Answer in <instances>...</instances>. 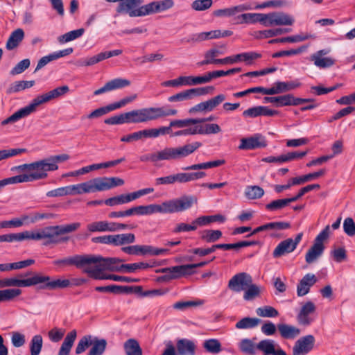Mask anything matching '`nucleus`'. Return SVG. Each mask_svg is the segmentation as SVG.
Listing matches in <instances>:
<instances>
[{
	"label": "nucleus",
	"instance_id": "f257e3e1",
	"mask_svg": "<svg viewBox=\"0 0 355 355\" xmlns=\"http://www.w3.org/2000/svg\"><path fill=\"white\" fill-rule=\"evenodd\" d=\"M67 157H55V161L50 162L49 159H43L31 164L20 165L16 168L25 170L27 173L19 175L0 180V189L8 185L21 182H32L46 177V171H54L58 168L56 162H64Z\"/></svg>",
	"mask_w": 355,
	"mask_h": 355
},
{
	"label": "nucleus",
	"instance_id": "f03ea898",
	"mask_svg": "<svg viewBox=\"0 0 355 355\" xmlns=\"http://www.w3.org/2000/svg\"><path fill=\"white\" fill-rule=\"evenodd\" d=\"M198 198L194 196L183 195L180 198L164 201L161 204L137 206V215H150L155 213L173 214L183 212L197 204Z\"/></svg>",
	"mask_w": 355,
	"mask_h": 355
},
{
	"label": "nucleus",
	"instance_id": "7ed1b4c3",
	"mask_svg": "<svg viewBox=\"0 0 355 355\" xmlns=\"http://www.w3.org/2000/svg\"><path fill=\"white\" fill-rule=\"evenodd\" d=\"M69 91L67 85L57 87L47 93L43 94L35 98L27 106L21 108L11 116L1 122L3 125L15 123L36 111L37 107L43 103H46L52 99L57 98L64 95Z\"/></svg>",
	"mask_w": 355,
	"mask_h": 355
},
{
	"label": "nucleus",
	"instance_id": "20e7f679",
	"mask_svg": "<svg viewBox=\"0 0 355 355\" xmlns=\"http://www.w3.org/2000/svg\"><path fill=\"white\" fill-rule=\"evenodd\" d=\"M123 261L122 259L118 258H104L100 255L88 254L87 267L84 269V272L94 279H101L97 277H105L109 275L103 273L105 270L123 271V268L119 265Z\"/></svg>",
	"mask_w": 355,
	"mask_h": 355
},
{
	"label": "nucleus",
	"instance_id": "39448f33",
	"mask_svg": "<svg viewBox=\"0 0 355 355\" xmlns=\"http://www.w3.org/2000/svg\"><path fill=\"white\" fill-rule=\"evenodd\" d=\"M123 184V180L116 177L94 178L83 182V193L109 190Z\"/></svg>",
	"mask_w": 355,
	"mask_h": 355
},
{
	"label": "nucleus",
	"instance_id": "423d86ee",
	"mask_svg": "<svg viewBox=\"0 0 355 355\" xmlns=\"http://www.w3.org/2000/svg\"><path fill=\"white\" fill-rule=\"evenodd\" d=\"M144 0H123L116 8L119 14L127 13L130 17L146 15V5L139 6Z\"/></svg>",
	"mask_w": 355,
	"mask_h": 355
},
{
	"label": "nucleus",
	"instance_id": "0eeeda50",
	"mask_svg": "<svg viewBox=\"0 0 355 355\" xmlns=\"http://www.w3.org/2000/svg\"><path fill=\"white\" fill-rule=\"evenodd\" d=\"M154 191L153 188H145L137 191L127 193V194H121L119 196H116L114 197L106 199L104 202L106 205L113 207L118 205H122L128 203L131 201H133L144 195H147L151 193Z\"/></svg>",
	"mask_w": 355,
	"mask_h": 355
},
{
	"label": "nucleus",
	"instance_id": "6e6552de",
	"mask_svg": "<svg viewBox=\"0 0 355 355\" xmlns=\"http://www.w3.org/2000/svg\"><path fill=\"white\" fill-rule=\"evenodd\" d=\"M58 236L55 225L37 230V241H43L44 245L58 244L69 240L68 237L59 238Z\"/></svg>",
	"mask_w": 355,
	"mask_h": 355
},
{
	"label": "nucleus",
	"instance_id": "1a4fd4ad",
	"mask_svg": "<svg viewBox=\"0 0 355 355\" xmlns=\"http://www.w3.org/2000/svg\"><path fill=\"white\" fill-rule=\"evenodd\" d=\"M128 123H141L156 120L155 107L134 110L127 112Z\"/></svg>",
	"mask_w": 355,
	"mask_h": 355
},
{
	"label": "nucleus",
	"instance_id": "9d476101",
	"mask_svg": "<svg viewBox=\"0 0 355 355\" xmlns=\"http://www.w3.org/2000/svg\"><path fill=\"white\" fill-rule=\"evenodd\" d=\"M121 250L128 254H142V255H154L158 256L167 252L168 250L163 248H157L151 245H131L123 247Z\"/></svg>",
	"mask_w": 355,
	"mask_h": 355
},
{
	"label": "nucleus",
	"instance_id": "9b49d317",
	"mask_svg": "<svg viewBox=\"0 0 355 355\" xmlns=\"http://www.w3.org/2000/svg\"><path fill=\"white\" fill-rule=\"evenodd\" d=\"M35 279H37V284H44L41 286L44 289L55 290L58 288H65L71 285L70 281L67 279H57L51 280L49 276L35 275Z\"/></svg>",
	"mask_w": 355,
	"mask_h": 355
},
{
	"label": "nucleus",
	"instance_id": "f8f14e48",
	"mask_svg": "<svg viewBox=\"0 0 355 355\" xmlns=\"http://www.w3.org/2000/svg\"><path fill=\"white\" fill-rule=\"evenodd\" d=\"M252 282V277L246 272L234 275L228 282V288L234 292H241L247 288Z\"/></svg>",
	"mask_w": 355,
	"mask_h": 355
},
{
	"label": "nucleus",
	"instance_id": "ddd939ff",
	"mask_svg": "<svg viewBox=\"0 0 355 355\" xmlns=\"http://www.w3.org/2000/svg\"><path fill=\"white\" fill-rule=\"evenodd\" d=\"M265 103H275L277 107L290 106V105H299L305 101H309V99H304L295 98L293 94H286L279 96L273 97H264Z\"/></svg>",
	"mask_w": 355,
	"mask_h": 355
},
{
	"label": "nucleus",
	"instance_id": "4468645a",
	"mask_svg": "<svg viewBox=\"0 0 355 355\" xmlns=\"http://www.w3.org/2000/svg\"><path fill=\"white\" fill-rule=\"evenodd\" d=\"M330 226L327 225L323 230L316 236L312 245V261L320 257L324 250V242L329 236Z\"/></svg>",
	"mask_w": 355,
	"mask_h": 355
},
{
	"label": "nucleus",
	"instance_id": "2eb2a0df",
	"mask_svg": "<svg viewBox=\"0 0 355 355\" xmlns=\"http://www.w3.org/2000/svg\"><path fill=\"white\" fill-rule=\"evenodd\" d=\"M87 257L88 254H76L62 259H57L53 261V263L55 266H74L77 268L84 269L87 267Z\"/></svg>",
	"mask_w": 355,
	"mask_h": 355
},
{
	"label": "nucleus",
	"instance_id": "dca6fc26",
	"mask_svg": "<svg viewBox=\"0 0 355 355\" xmlns=\"http://www.w3.org/2000/svg\"><path fill=\"white\" fill-rule=\"evenodd\" d=\"M266 146L267 141L265 137L260 134H256L253 136L241 139L239 148L240 149L252 150L265 148Z\"/></svg>",
	"mask_w": 355,
	"mask_h": 355
},
{
	"label": "nucleus",
	"instance_id": "f3484780",
	"mask_svg": "<svg viewBox=\"0 0 355 355\" xmlns=\"http://www.w3.org/2000/svg\"><path fill=\"white\" fill-rule=\"evenodd\" d=\"M200 146V143L193 142L178 148H166L158 152L157 155H187L193 153Z\"/></svg>",
	"mask_w": 355,
	"mask_h": 355
},
{
	"label": "nucleus",
	"instance_id": "a211bd4d",
	"mask_svg": "<svg viewBox=\"0 0 355 355\" xmlns=\"http://www.w3.org/2000/svg\"><path fill=\"white\" fill-rule=\"evenodd\" d=\"M37 279H35V275L25 279H20L17 277L5 278L0 279V288L6 287H29L37 285Z\"/></svg>",
	"mask_w": 355,
	"mask_h": 355
},
{
	"label": "nucleus",
	"instance_id": "6ab92c4d",
	"mask_svg": "<svg viewBox=\"0 0 355 355\" xmlns=\"http://www.w3.org/2000/svg\"><path fill=\"white\" fill-rule=\"evenodd\" d=\"M331 51L329 49H322L317 51L313 56L312 60L314 61V64L320 68H329L332 67L336 60L331 57H326L328 53Z\"/></svg>",
	"mask_w": 355,
	"mask_h": 355
},
{
	"label": "nucleus",
	"instance_id": "aec40b11",
	"mask_svg": "<svg viewBox=\"0 0 355 355\" xmlns=\"http://www.w3.org/2000/svg\"><path fill=\"white\" fill-rule=\"evenodd\" d=\"M176 349L178 355H196L197 345L193 340L182 338L177 340Z\"/></svg>",
	"mask_w": 355,
	"mask_h": 355
},
{
	"label": "nucleus",
	"instance_id": "412c9836",
	"mask_svg": "<svg viewBox=\"0 0 355 355\" xmlns=\"http://www.w3.org/2000/svg\"><path fill=\"white\" fill-rule=\"evenodd\" d=\"M257 350L264 355H286L282 349H275V343L273 340L265 339L257 344Z\"/></svg>",
	"mask_w": 355,
	"mask_h": 355
},
{
	"label": "nucleus",
	"instance_id": "4be33fe9",
	"mask_svg": "<svg viewBox=\"0 0 355 355\" xmlns=\"http://www.w3.org/2000/svg\"><path fill=\"white\" fill-rule=\"evenodd\" d=\"M161 271L162 272L165 273L162 277V279L167 281L178 279L182 276L189 275L186 265L164 268H162Z\"/></svg>",
	"mask_w": 355,
	"mask_h": 355
},
{
	"label": "nucleus",
	"instance_id": "5701e85b",
	"mask_svg": "<svg viewBox=\"0 0 355 355\" xmlns=\"http://www.w3.org/2000/svg\"><path fill=\"white\" fill-rule=\"evenodd\" d=\"M173 6L174 2L173 0L153 1L146 4V15L168 10Z\"/></svg>",
	"mask_w": 355,
	"mask_h": 355
},
{
	"label": "nucleus",
	"instance_id": "b1692460",
	"mask_svg": "<svg viewBox=\"0 0 355 355\" xmlns=\"http://www.w3.org/2000/svg\"><path fill=\"white\" fill-rule=\"evenodd\" d=\"M124 161L123 158L112 160V161H108L103 163L99 164H94L92 165H89L85 167L81 168L79 170L76 171V174L83 175L85 173H87L92 171L94 170H98L103 168H110V167H114L116 165L123 162Z\"/></svg>",
	"mask_w": 355,
	"mask_h": 355
},
{
	"label": "nucleus",
	"instance_id": "393cba45",
	"mask_svg": "<svg viewBox=\"0 0 355 355\" xmlns=\"http://www.w3.org/2000/svg\"><path fill=\"white\" fill-rule=\"evenodd\" d=\"M311 349V335L299 338L293 347V355H306Z\"/></svg>",
	"mask_w": 355,
	"mask_h": 355
},
{
	"label": "nucleus",
	"instance_id": "a878e982",
	"mask_svg": "<svg viewBox=\"0 0 355 355\" xmlns=\"http://www.w3.org/2000/svg\"><path fill=\"white\" fill-rule=\"evenodd\" d=\"M277 330L284 339L293 340L297 338L301 333L299 328L287 324H278Z\"/></svg>",
	"mask_w": 355,
	"mask_h": 355
},
{
	"label": "nucleus",
	"instance_id": "bb28decb",
	"mask_svg": "<svg viewBox=\"0 0 355 355\" xmlns=\"http://www.w3.org/2000/svg\"><path fill=\"white\" fill-rule=\"evenodd\" d=\"M205 176V172H194V173H178L173 174V183H187L189 182L194 181Z\"/></svg>",
	"mask_w": 355,
	"mask_h": 355
},
{
	"label": "nucleus",
	"instance_id": "cd10ccee",
	"mask_svg": "<svg viewBox=\"0 0 355 355\" xmlns=\"http://www.w3.org/2000/svg\"><path fill=\"white\" fill-rule=\"evenodd\" d=\"M296 248V243L292 239L282 241L273 251L274 257H279L285 254L293 252Z\"/></svg>",
	"mask_w": 355,
	"mask_h": 355
},
{
	"label": "nucleus",
	"instance_id": "c85d7f7f",
	"mask_svg": "<svg viewBox=\"0 0 355 355\" xmlns=\"http://www.w3.org/2000/svg\"><path fill=\"white\" fill-rule=\"evenodd\" d=\"M24 38V31L21 28L15 30L10 34L6 47L8 50H12L17 48Z\"/></svg>",
	"mask_w": 355,
	"mask_h": 355
},
{
	"label": "nucleus",
	"instance_id": "c756f323",
	"mask_svg": "<svg viewBox=\"0 0 355 355\" xmlns=\"http://www.w3.org/2000/svg\"><path fill=\"white\" fill-rule=\"evenodd\" d=\"M76 330H72L67 334L60 348L58 355H69L73 343L76 338Z\"/></svg>",
	"mask_w": 355,
	"mask_h": 355
},
{
	"label": "nucleus",
	"instance_id": "7c9ffc66",
	"mask_svg": "<svg viewBox=\"0 0 355 355\" xmlns=\"http://www.w3.org/2000/svg\"><path fill=\"white\" fill-rule=\"evenodd\" d=\"M248 9L249 8L245 5H239L228 8L216 10L213 12V15L216 17H232Z\"/></svg>",
	"mask_w": 355,
	"mask_h": 355
},
{
	"label": "nucleus",
	"instance_id": "2f4dec72",
	"mask_svg": "<svg viewBox=\"0 0 355 355\" xmlns=\"http://www.w3.org/2000/svg\"><path fill=\"white\" fill-rule=\"evenodd\" d=\"M195 135L217 134L221 132L220 127L216 123H207L204 125H196L194 126Z\"/></svg>",
	"mask_w": 355,
	"mask_h": 355
},
{
	"label": "nucleus",
	"instance_id": "473e14b6",
	"mask_svg": "<svg viewBox=\"0 0 355 355\" xmlns=\"http://www.w3.org/2000/svg\"><path fill=\"white\" fill-rule=\"evenodd\" d=\"M220 37V31L215 30L209 32H202L196 35H193L191 39L188 40V42H200L202 41L219 38Z\"/></svg>",
	"mask_w": 355,
	"mask_h": 355
},
{
	"label": "nucleus",
	"instance_id": "72a5a7b5",
	"mask_svg": "<svg viewBox=\"0 0 355 355\" xmlns=\"http://www.w3.org/2000/svg\"><path fill=\"white\" fill-rule=\"evenodd\" d=\"M123 348L126 355H142V349L135 339L130 338L126 340Z\"/></svg>",
	"mask_w": 355,
	"mask_h": 355
},
{
	"label": "nucleus",
	"instance_id": "f704fd0d",
	"mask_svg": "<svg viewBox=\"0 0 355 355\" xmlns=\"http://www.w3.org/2000/svg\"><path fill=\"white\" fill-rule=\"evenodd\" d=\"M112 245L118 246L125 244L132 243L135 241V236L134 234H120L116 235H112Z\"/></svg>",
	"mask_w": 355,
	"mask_h": 355
},
{
	"label": "nucleus",
	"instance_id": "c9c22d12",
	"mask_svg": "<svg viewBox=\"0 0 355 355\" xmlns=\"http://www.w3.org/2000/svg\"><path fill=\"white\" fill-rule=\"evenodd\" d=\"M311 315V302H306L301 308L298 315L297 321L299 324L309 325Z\"/></svg>",
	"mask_w": 355,
	"mask_h": 355
},
{
	"label": "nucleus",
	"instance_id": "e433bc0d",
	"mask_svg": "<svg viewBox=\"0 0 355 355\" xmlns=\"http://www.w3.org/2000/svg\"><path fill=\"white\" fill-rule=\"evenodd\" d=\"M92 345L88 355H102L105 350L107 341L105 339L95 338L92 340Z\"/></svg>",
	"mask_w": 355,
	"mask_h": 355
},
{
	"label": "nucleus",
	"instance_id": "4c0bfd02",
	"mask_svg": "<svg viewBox=\"0 0 355 355\" xmlns=\"http://www.w3.org/2000/svg\"><path fill=\"white\" fill-rule=\"evenodd\" d=\"M260 322L259 318L245 317L237 322L235 327L238 329H252L257 327Z\"/></svg>",
	"mask_w": 355,
	"mask_h": 355
},
{
	"label": "nucleus",
	"instance_id": "58836bf2",
	"mask_svg": "<svg viewBox=\"0 0 355 355\" xmlns=\"http://www.w3.org/2000/svg\"><path fill=\"white\" fill-rule=\"evenodd\" d=\"M225 163V159H217L214 161H211L208 162L193 164L185 168H183L184 170H199V169H207L214 167L220 166Z\"/></svg>",
	"mask_w": 355,
	"mask_h": 355
},
{
	"label": "nucleus",
	"instance_id": "ea45409f",
	"mask_svg": "<svg viewBox=\"0 0 355 355\" xmlns=\"http://www.w3.org/2000/svg\"><path fill=\"white\" fill-rule=\"evenodd\" d=\"M87 229L89 232H110V223L105 220L95 221L89 223Z\"/></svg>",
	"mask_w": 355,
	"mask_h": 355
},
{
	"label": "nucleus",
	"instance_id": "a19ab883",
	"mask_svg": "<svg viewBox=\"0 0 355 355\" xmlns=\"http://www.w3.org/2000/svg\"><path fill=\"white\" fill-rule=\"evenodd\" d=\"M293 202H295V198L278 199L267 204L266 208L270 211H276L288 206Z\"/></svg>",
	"mask_w": 355,
	"mask_h": 355
},
{
	"label": "nucleus",
	"instance_id": "79ce46f5",
	"mask_svg": "<svg viewBox=\"0 0 355 355\" xmlns=\"http://www.w3.org/2000/svg\"><path fill=\"white\" fill-rule=\"evenodd\" d=\"M261 55L256 52H248L239 53L234 55L235 63L238 62H245L247 64H251L253 60L260 58Z\"/></svg>",
	"mask_w": 355,
	"mask_h": 355
},
{
	"label": "nucleus",
	"instance_id": "37998d69",
	"mask_svg": "<svg viewBox=\"0 0 355 355\" xmlns=\"http://www.w3.org/2000/svg\"><path fill=\"white\" fill-rule=\"evenodd\" d=\"M222 236L220 230H206L201 232V239L207 243H213Z\"/></svg>",
	"mask_w": 355,
	"mask_h": 355
},
{
	"label": "nucleus",
	"instance_id": "c03bdc74",
	"mask_svg": "<svg viewBox=\"0 0 355 355\" xmlns=\"http://www.w3.org/2000/svg\"><path fill=\"white\" fill-rule=\"evenodd\" d=\"M21 291L18 288L0 290V302L11 301L21 295Z\"/></svg>",
	"mask_w": 355,
	"mask_h": 355
},
{
	"label": "nucleus",
	"instance_id": "a18cd8bd",
	"mask_svg": "<svg viewBox=\"0 0 355 355\" xmlns=\"http://www.w3.org/2000/svg\"><path fill=\"white\" fill-rule=\"evenodd\" d=\"M311 287V275L306 274L300 282L297 288L298 296H304L307 294Z\"/></svg>",
	"mask_w": 355,
	"mask_h": 355
},
{
	"label": "nucleus",
	"instance_id": "49530a36",
	"mask_svg": "<svg viewBox=\"0 0 355 355\" xmlns=\"http://www.w3.org/2000/svg\"><path fill=\"white\" fill-rule=\"evenodd\" d=\"M35 84L34 80H22L17 81L12 84L10 87L8 89L7 92L8 94L18 92L19 91L24 90L26 88L32 87Z\"/></svg>",
	"mask_w": 355,
	"mask_h": 355
},
{
	"label": "nucleus",
	"instance_id": "de8ad7c7",
	"mask_svg": "<svg viewBox=\"0 0 355 355\" xmlns=\"http://www.w3.org/2000/svg\"><path fill=\"white\" fill-rule=\"evenodd\" d=\"M203 347L211 354H218L222 351L221 344L217 339H209L203 343Z\"/></svg>",
	"mask_w": 355,
	"mask_h": 355
},
{
	"label": "nucleus",
	"instance_id": "09e8293b",
	"mask_svg": "<svg viewBox=\"0 0 355 355\" xmlns=\"http://www.w3.org/2000/svg\"><path fill=\"white\" fill-rule=\"evenodd\" d=\"M275 26H291L294 23V19L291 15L284 12H275Z\"/></svg>",
	"mask_w": 355,
	"mask_h": 355
},
{
	"label": "nucleus",
	"instance_id": "8fccbe9b",
	"mask_svg": "<svg viewBox=\"0 0 355 355\" xmlns=\"http://www.w3.org/2000/svg\"><path fill=\"white\" fill-rule=\"evenodd\" d=\"M263 194V189L259 186H248L245 191V196L250 200L260 198Z\"/></svg>",
	"mask_w": 355,
	"mask_h": 355
},
{
	"label": "nucleus",
	"instance_id": "3c124183",
	"mask_svg": "<svg viewBox=\"0 0 355 355\" xmlns=\"http://www.w3.org/2000/svg\"><path fill=\"white\" fill-rule=\"evenodd\" d=\"M28 220V215H23L20 218H13L1 223L2 228L19 227L22 226Z\"/></svg>",
	"mask_w": 355,
	"mask_h": 355
},
{
	"label": "nucleus",
	"instance_id": "603ef678",
	"mask_svg": "<svg viewBox=\"0 0 355 355\" xmlns=\"http://www.w3.org/2000/svg\"><path fill=\"white\" fill-rule=\"evenodd\" d=\"M85 30L84 28H80L77 30H74L70 32H68L58 37V41L60 43H65L70 41H72L73 40H76L80 36L83 35L84 33Z\"/></svg>",
	"mask_w": 355,
	"mask_h": 355
},
{
	"label": "nucleus",
	"instance_id": "864d4df0",
	"mask_svg": "<svg viewBox=\"0 0 355 355\" xmlns=\"http://www.w3.org/2000/svg\"><path fill=\"white\" fill-rule=\"evenodd\" d=\"M255 244H257L256 241H243L236 243L219 244V249L237 250L241 248L248 247Z\"/></svg>",
	"mask_w": 355,
	"mask_h": 355
},
{
	"label": "nucleus",
	"instance_id": "5fc2aeb1",
	"mask_svg": "<svg viewBox=\"0 0 355 355\" xmlns=\"http://www.w3.org/2000/svg\"><path fill=\"white\" fill-rule=\"evenodd\" d=\"M220 54V52L216 49H211L207 51L205 54V60L197 63L198 66H203L209 64H215V57Z\"/></svg>",
	"mask_w": 355,
	"mask_h": 355
},
{
	"label": "nucleus",
	"instance_id": "6e6d98bb",
	"mask_svg": "<svg viewBox=\"0 0 355 355\" xmlns=\"http://www.w3.org/2000/svg\"><path fill=\"white\" fill-rule=\"evenodd\" d=\"M240 349L242 352L249 355H254L257 350V345H255L250 339H243L239 345Z\"/></svg>",
	"mask_w": 355,
	"mask_h": 355
},
{
	"label": "nucleus",
	"instance_id": "4d7b16f0",
	"mask_svg": "<svg viewBox=\"0 0 355 355\" xmlns=\"http://www.w3.org/2000/svg\"><path fill=\"white\" fill-rule=\"evenodd\" d=\"M184 82H185V85H189V86L208 83L209 80H208L207 73H206L203 76H184Z\"/></svg>",
	"mask_w": 355,
	"mask_h": 355
},
{
	"label": "nucleus",
	"instance_id": "13d9d810",
	"mask_svg": "<svg viewBox=\"0 0 355 355\" xmlns=\"http://www.w3.org/2000/svg\"><path fill=\"white\" fill-rule=\"evenodd\" d=\"M256 312L259 316L263 318H275L279 315L277 310L270 306L259 307Z\"/></svg>",
	"mask_w": 355,
	"mask_h": 355
},
{
	"label": "nucleus",
	"instance_id": "bf43d9fd",
	"mask_svg": "<svg viewBox=\"0 0 355 355\" xmlns=\"http://www.w3.org/2000/svg\"><path fill=\"white\" fill-rule=\"evenodd\" d=\"M244 291L243 298L245 300H252L259 295L261 288L256 284H253L252 282Z\"/></svg>",
	"mask_w": 355,
	"mask_h": 355
},
{
	"label": "nucleus",
	"instance_id": "052dcab7",
	"mask_svg": "<svg viewBox=\"0 0 355 355\" xmlns=\"http://www.w3.org/2000/svg\"><path fill=\"white\" fill-rule=\"evenodd\" d=\"M42 347V337L40 335H35L31 342V355H39Z\"/></svg>",
	"mask_w": 355,
	"mask_h": 355
},
{
	"label": "nucleus",
	"instance_id": "680f3d73",
	"mask_svg": "<svg viewBox=\"0 0 355 355\" xmlns=\"http://www.w3.org/2000/svg\"><path fill=\"white\" fill-rule=\"evenodd\" d=\"M261 13H245L237 17L239 20L238 23H255L261 22Z\"/></svg>",
	"mask_w": 355,
	"mask_h": 355
},
{
	"label": "nucleus",
	"instance_id": "e2e57ef3",
	"mask_svg": "<svg viewBox=\"0 0 355 355\" xmlns=\"http://www.w3.org/2000/svg\"><path fill=\"white\" fill-rule=\"evenodd\" d=\"M110 91L124 88L130 85L129 80L125 78H115L107 82Z\"/></svg>",
	"mask_w": 355,
	"mask_h": 355
},
{
	"label": "nucleus",
	"instance_id": "0e129e2a",
	"mask_svg": "<svg viewBox=\"0 0 355 355\" xmlns=\"http://www.w3.org/2000/svg\"><path fill=\"white\" fill-rule=\"evenodd\" d=\"M193 98L191 89H189L178 93L175 95L171 96L168 98L169 102H180L192 99Z\"/></svg>",
	"mask_w": 355,
	"mask_h": 355
},
{
	"label": "nucleus",
	"instance_id": "69168bd1",
	"mask_svg": "<svg viewBox=\"0 0 355 355\" xmlns=\"http://www.w3.org/2000/svg\"><path fill=\"white\" fill-rule=\"evenodd\" d=\"M128 287L117 285H110L107 286H97L95 290L99 292H110L112 293H120L127 292Z\"/></svg>",
	"mask_w": 355,
	"mask_h": 355
},
{
	"label": "nucleus",
	"instance_id": "338daca9",
	"mask_svg": "<svg viewBox=\"0 0 355 355\" xmlns=\"http://www.w3.org/2000/svg\"><path fill=\"white\" fill-rule=\"evenodd\" d=\"M80 227V223H73L64 225H55L58 236L76 231Z\"/></svg>",
	"mask_w": 355,
	"mask_h": 355
},
{
	"label": "nucleus",
	"instance_id": "774afa93",
	"mask_svg": "<svg viewBox=\"0 0 355 355\" xmlns=\"http://www.w3.org/2000/svg\"><path fill=\"white\" fill-rule=\"evenodd\" d=\"M92 343V338L90 335L83 336L78 342L76 348V354H80L85 352Z\"/></svg>",
	"mask_w": 355,
	"mask_h": 355
}]
</instances>
